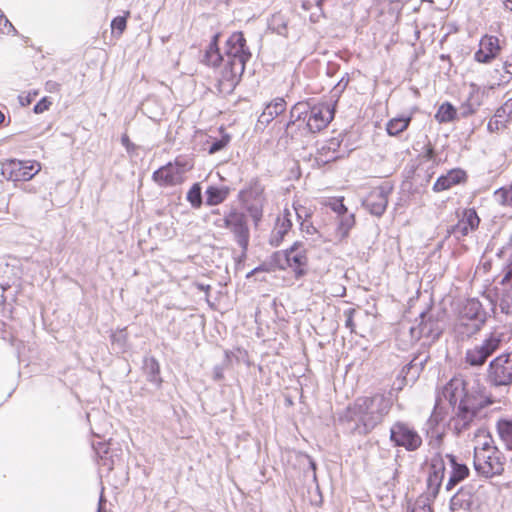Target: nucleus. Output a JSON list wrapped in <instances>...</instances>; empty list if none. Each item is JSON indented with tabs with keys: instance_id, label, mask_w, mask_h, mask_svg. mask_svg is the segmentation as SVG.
Here are the masks:
<instances>
[{
	"instance_id": "nucleus-1",
	"label": "nucleus",
	"mask_w": 512,
	"mask_h": 512,
	"mask_svg": "<svg viewBox=\"0 0 512 512\" xmlns=\"http://www.w3.org/2000/svg\"><path fill=\"white\" fill-rule=\"evenodd\" d=\"M218 38V34L214 35L213 41L206 51L205 58L207 63L213 66L223 62L218 80L219 90L221 93L229 94L233 92L239 83L251 53L246 46V40L241 32H235L228 38L224 55L219 52L217 47Z\"/></svg>"
},
{
	"instance_id": "nucleus-2",
	"label": "nucleus",
	"mask_w": 512,
	"mask_h": 512,
	"mask_svg": "<svg viewBox=\"0 0 512 512\" xmlns=\"http://www.w3.org/2000/svg\"><path fill=\"white\" fill-rule=\"evenodd\" d=\"M392 405L391 397L380 393L358 397L346 408L340 420L359 434H368L383 422Z\"/></svg>"
},
{
	"instance_id": "nucleus-3",
	"label": "nucleus",
	"mask_w": 512,
	"mask_h": 512,
	"mask_svg": "<svg viewBox=\"0 0 512 512\" xmlns=\"http://www.w3.org/2000/svg\"><path fill=\"white\" fill-rule=\"evenodd\" d=\"M334 114V105L330 103H317L311 106L308 102H298L290 110L285 135L294 139L306 133L319 132L328 126Z\"/></svg>"
},
{
	"instance_id": "nucleus-4",
	"label": "nucleus",
	"mask_w": 512,
	"mask_h": 512,
	"mask_svg": "<svg viewBox=\"0 0 512 512\" xmlns=\"http://www.w3.org/2000/svg\"><path fill=\"white\" fill-rule=\"evenodd\" d=\"M505 463L503 453L491 438H486L483 443L475 446L473 464L479 475L485 478L499 476L504 472Z\"/></svg>"
},
{
	"instance_id": "nucleus-5",
	"label": "nucleus",
	"mask_w": 512,
	"mask_h": 512,
	"mask_svg": "<svg viewBox=\"0 0 512 512\" xmlns=\"http://www.w3.org/2000/svg\"><path fill=\"white\" fill-rule=\"evenodd\" d=\"M496 401L484 395L478 398H468L454 407V415L450 419V429L456 434L461 435L470 430L475 425V418L481 408L491 405Z\"/></svg>"
},
{
	"instance_id": "nucleus-6",
	"label": "nucleus",
	"mask_w": 512,
	"mask_h": 512,
	"mask_svg": "<svg viewBox=\"0 0 512 512\" xmlns=\"http://www.w3.org/2000/svg\"><path fill=\"white\" fill-rule=\"evenodd\" d=\"M485 320L481 303L476 299L467 300L455 323V332L461 339H468L481 329Z\"/></svg>"
},
{
	"instance_id": "nucleus-7",
	"label": "nucleus",
	"mask_w": 512,
	"mask_h": 512,
	"mask_svg": "<svg viewBox=\"0 0 512 512\" xmlns=\"http://www.w3.org/2000/svg\"><path fill=\"white\" fill-rule=\"evenodd\" d=\"M485 381L492 389L509 391L512 386V352L502 353L490 361Z\"/></svg>"
},
{
	"instance_id": "nucleus-8",
	"label": "nucleus",
	"mask_w": 512,
	"mask_h": 512,
	"mask_svg": "<svg viewBox=\"0 0 512 512\" xmlns=\"http://www.w3.org/2000/svg\"><path fill=\"white\" fill-rule=\"evenodd\" d=\"M274 260L282 270L287 267L293 269L297 279L302 278L307 273V249L303 242L296 241L289 249L283 252H276Z\"/></svg>"
},
{
	"instance_id": "nucleus-9",
	"label": "nucleus",
	"mask_w": 512,
	"mask_h": 512,
	"mask_svg": "<svg viewBox=\"0 0 512 512\" xmlns=\"http://www.w3.org/2000/svg\"><path fill=\"white\" fill-rule=\"evenodd\" d=\"M485 387L480 384L477 388L469 387V383L461 377L452 378L443 389V396L452 406H457L468 398H478L483 396Z\"/></svg>"
},
{
	"instance_id": "nucleus-10",
	"label": "nucleus",
	"mask_w": 512,
	"mask_h": 512,
	"mask_svg": "<svg viewBox=\"0 0 512 512\" xmlns=\"http://www.w3.org/2000/svg\"><path fill=\"white\" fill-rule=\"evenodd\" d=\"M222 221L223 226L233 234L235 241L242 249V254L245 255L250 240V230L246 214L232 209L224 216Z\"/></svg>"
},
{
	"instance_id": "nucleus-11",
	"label": "nucleus",
	"mask_w": 512,
	"mask_h": 512,
	"mask_svg": "<svg viewBox=\"0 0 512 512\" xmlns=\"http://www.w3.org/2000/svg\"><path fill=\"white\" fill-rule=\"evenodd\" d=\"M481 486L467 484L451 498V512H479L481 506Z\"/></svg>"
},
{
	"instance_id": "nucleus-12",
	"label": "nucleus",
	"mask_w": 512,
	"mask_h": 512,
	"mask_svg": "<svg viewBox=\"0 0 512 512\" xmlns=\"http://www.w3.org/2000/svg\"><path fill=\"white\" fill-rule=\"evenodd\" d=\"M502 337L501 333H491L481 343L466 351L465 362L471 366H482L493 353L500 349Z\"/></svg>"
},
{
	"instance_id": "nucleus-13",
	"label": "nucleus",
	"mask_w": 512,
	"mask_h": 512,
	"mask_svg": "<svg viewBox=\"0 0 512 512\" xmlns=\"http://www.w3.org/2000/svg\"><path fill=\"white\" fill-rule=\"evenodd\" d=\"M390 441L396 447H403L408 452L418 450L423 443L420 434L408 423L397 421L390 428Z\"/></svg>"
},
{
	"instance_id": "nucleus-14",
	"label": "nucleus",
	"mask_w": 512,
	"mask_h": 512,
	"mask_svg": "<svg viewBox=\"0 0 512 512\" xmlns=\"http://www.w3.org/2000/svg\"><path fill=\"white\" fill-rule=\"evenodd\" d=\"M443 325L432 311L422 312L420 322L417 326L410 328L411 337L415 340L426 338L429 341H435L442 334Z\"/></svg>"
},
{
	"instance_id": "nucleus-15",
	"label": "nucleus",
	"mask_w": 512,
	"mask_h": 512,
	"mask_svg": "<svg viewBox=\"0 0 512 512\" xmlns=\"http://www.w3.org/2000/svg\"><path fill=\"white\" fill-rule=\"evenodd\" d=\"M2 176L10 181H28L40 170V162H0Z\"/></svg>"
},
{
	"instance_id": "nucleus-16",
	"label": "nucleus",
	"mask_w": 512,
	"mask_h": 512,
	"mask_svg": "<svg viewBox=\"0 0 512 512\" xmlns=\"http://www.w3.org/2000/svg\"><path fill=\"white\" fill-rule=\"evenodd\" d=\"M240 198L246 206V209L252 217L255 225H257L263 215V188L258 184H254L248 189L242 190L240 192Z\"/></svg>"
},
{
	"instance_id": "nucleus-17",
	"label": "nucleus",
	"mask_w": 512,
	"mask_h": 512,
	"mask_svg": "<svg viewBox=\"0 0 512 512\" xmlns=\"http://www.w3.org/2000/svg\"><path fill=\"white\" fill-rule=\"evenodd\" d=\"M184 169L183 162H167L153 173V179L159 185H176L182 182Z\"/></svg>"
},
{
	"instance_id": "nucleus-18",
	"label": "nucleus",
	"mask_w": 512,
	"mask_h": 512,
	"mask_svg": "<svg viewBox=\"0 0 512 512\" xmlns=\"http://www.w3.org/2000/svg\"><path fill=\"white\" fill-rule=\"evenodd\" d=\"M390 188L379 186L370 191L368 196L363 200V206L375 216H381L388 204V194Z\"/></svg>"
},
{
	"instance_id": "nucleus-19",
	"label": "nucleus",
	"mask_w": 512,
	"mask_h": 512,
	"mask_svg": "<svg viewBox=\"0 0 512 512\" xmlns=\"http://www.w3.org/2000/svg\"><path fill=\"white\" fill-rule=\"evenodd\" d=\"M479 223L480 218L476 211L472 208L465 209L458 222L453 225L448 232L455 238L460 239L461 237L467 236L470 232L475 231Z\"/></svg>"
},
{
	"instance_id": "nucleus-20",
	"label": "nucleus",
	"mask_w": 512,
	"mask_h": 512,
	"mask_svg": "<svg viewBox=\"0 0 512 512\" xmlns=\"http://www.w3.org/2000/svg\"><path fill=\"white\" fill-rule=\"evenodd\" d=\"M499 39L493 35H484L479 42V49L474 54V59L483 64H488L500 53Z\"/></svg>"
},
{
	"instance_id": "nucleus-21",
	"label": "nucleus",
	"mask_w": 512,
	"mask_h": 512,
	"mask_svg": "<svg viewBox=\"0 0 512 512\" xmlns=\"http://www.w3.org/2000/svg\"><path fill=\"white\" fill-rule=\"evenodd\" d=\"M501 253L508 256L507 272L503 278V283L508 281L511 284L509 289H506L501 296L499 306L501 311L509 314L512 313V235L509 241L503 246Z\"/></svg>"
},
{
	"instance_id": "nucleus-22",
	"label": "nucleus",
	"mask_w": 512,
	"mask_h": 512,
	"mask_svg": "<svg viewBox=\"0 0 512 512\" xmlns=\"http://www.w3.org/2000/svg\"><path fill=\"white\" fill-rule=\"evenodd\" d=\"M485 92L478 85L470 84V91L467 99L461 104L459 115L462 118H467L475 114L482 106Z\"/></svg>"
},
{
	"instance_id": "nucleus-23",
	"label": "nucleus",
	"mask_w": 512,
	"mask_h": 512,
	"mask_svg": "<svg viewBox=\"0 0 512 512\" xmlns=\"http://www.w3.org/2000/svg\"><path fill=\"white\" fill-rule=\"evenodd\" d=\"M446 458L449 460L451 466V473L449 480L446 484V490H452L459 482L463 481L469 475V468L462 463H459L454 455L447 454Z\"/></svg>"
},
{
	"instance_id": "nucleus-24",
	"label": "nucleus",
	"mask_w": 512,
	"mask_h": 512,
	"mask_svg": "<svg viewBox=\"0 0 512 512\" xmlns=\"http://www.w3.org/2000/svg\"><path fill=\"white\" fill-rule=\"evenodd\" d=\"M290 212L285 210L283 218H277L275 226L270 235V244L272 246H279L283 241L285 235L289 232L292 227V222L289 218Z\"/></svg>"
},
{
	"instance_id": "nucleus-25",
	"label": "nucleus",
	"mask_w": 512,
	"mask_h": 512,
	"mask_svg": "<svg viewBox=\"0 0 512 512\" xmlns=\"http://www.w3.org/2000/svg\"><path fill=\"white\" fill-rule=\"evenodd\" d=\"M466 177V173L461 169H452L446 175H442L434 183L433 189L437 192L449 189L453 185L462 182Z\"/></svg>"
},
{
	"instance_id": "nucleus-26",
	"label": "nucleus",
	"mask_w": 512,
	"mask_h": 512,
	"mask_svg": "<svg viewBox=\"0 0 512 512\" xmlns=\"http://www.w3.org/2000/svg\"><path fill=\"white\" fill-rule=\"evenodd\" d=\"M286 109V102L283 98H276L270 102L258 118V123L268 125L275 117L282 114Z\"/></svg>"
},
{
	"instance_id": "nucleus-27",
	"label": "nucleus",
	"mask_w": 512,
	"mask_h": 512,
	"mask_svg": "<svg viewBox=\"0 0 512 512\" xmlns=\"http://www.w3.org/2000/svg\"><path fill=\"white\" fill-rule=\"evenodd\" d=\"M500 440L508 450H512V417L500 418L496 423Z\"/></svg>"
},
{
	"instance_id": "nucleus-28",
	"label": "nucleus",
	"mask_w": 512,
	"mask_h": 512,
	"mask_svg": "<svg viewBox=\"0 0 512 512\" xmlns=\"http://www.w3.org/2000/svg\"><path fill=\"white\" fill-rule=\"evenodd\" d=\"M445 476V465L441 458L432 459L430 473L428 477L429 486H435L438 489Z\"/></svg>"
},
{
	"instance_id": "nucleus-29",
	"label": "nucleus",
	"mask_w": 512,
	"mask_h": 512,
	"mask_svg": "<svg viewBox=\"0 0 512 512\" xmlns=\"http://www.w3.org/2000/svg\"><path fill=\"white\" fill-rule=\"evenodd\" d=\"M143 371L147 376V380L160 386L162 379L160 377V366L154 357H145L143 360Z\"/></svg>"
},
{
	"instance_id": "nucleus-30",
	"label": "nucleus",
	"mask_w": 512,
	"mask_h": 512,
	"mask_svg": "<svg viewBox=\"0 0 512 512\" xmlns=\"http://www.w3.org/2000/svg\"><path fill=\"white\" fill-rule=\"evenodd\" d=\"M428 358L429 356L425 352L419 353L402 369V373L411 374L412 379H415L424 368Z\"/></svg>"
},
{
	"instance_id": "nucleus-31",
	"label": "nucleus",
	"mask_w": 512,
	"mask_h": 512,
	"mask_svg": "<svg viewBox=\"0 0 512 512\" xmlns=\"http://www.w3.org/2000/svg\"><path fill=\"white\" fill-rule=\"evenodd\" d=\"M411 116H401L390 119L386 124V131L390 136H397L405 131L410 122Z\"/></svg>"
},
{
	"instance_id": "nucleus-32",
	"label": "nucleus",
	"mask_w": 512,
	"mask_h": 512,
	"mask_svg": "<svg viewBox=\"0 0 512 512\" xmlns=\"http://www.w3.org/2000/svg\"><path fill=\"white\" fill-rule=\"evenodd\" d=\"M435 119L439 123L452 122L458 119L457 109L450 102H444L439 106Z\"/></svg>"
},
{
	"instance_id": "nucleus-33",
	"label": "nucleus",
	"mask_w": 512,
	"mask_h": 512,
	"mask_svg": "<svg viewBox=\"0 0 512 512\" xmlns=\"http://www.w3.org/2000/svg\"><path fill=\"white\" fill-rule=\"evenodd\" d=\"M227 195L226 190L210 186L206 190V203L211 206L218 205L226 199Z\"/></svg>"
},
{
	"instance_id": "nucleus-34",
	"label": "nucleus",
	"mask_w": 512,
	"mask_h": 512,
	"mask_svg": "<svg viewBox=\"0 0 512 512\" xmlns=\"http://www.w3.org/2000/svg\"><path fill=\"white\" fill-rule=\"evenodd\" d=\"M494 199L501 205L512 207V184L509 188H500L495 191Z\"/></svg>"
},
{
	"instance_id": "nucleus-35",
	"label": "nucleus",
	"mask_w": 512,
	"mask_h": 512,
	"mask_svg": "<svg viewBox=\"0 0 512 512\" xmlns=\"http://www.w3.org/2000/svg\"><path fill=\"white\" fill-rule=\"evenodd\" d=\"M187 200L194 208H199L202 204L201 187L194 184L187 193Z\"/></svg>"
},
{
	"instance_id": "nucleus-36",
	"label": "nucleus",
	"mask_w": 512,
	"mask_h": 512,
	"mask_svg": "<svg viewBox=\"0 0 512 512\" xmlns=\"http://www.w3.org/2000/svg\"><path fill=\"white\" fill-rule=\"evenodd\" d=\"M495 116L506 123L512 116V97L508 98L495 112Z\"/></svg>"
},
{
	"instance_id": "nucleus-37",
	"label": "nucleus",
	"mask_w": 512,
	"mask_h": 512,
	"mask_svg": "<svg viewBox=\"0 0 512 512\" xmlns=\"http://www.w3.org/2000/svg\"><path fill=\"white\" fill-rule=\"evenodd\" d=\"M344 198H330L325 205L330 207L338 215H344L347 213V207L343 203Z\"/></svg>"
},
{
	"instance_id": "nucleus-38",
	"label": "nucleus",
	"mask_w": 512,
	"mask_h": 512,
	"mask_svg": "<svg viewBox=\"0 0 512 512\" xmlns=\"http://www.w3.org/2000/svg\"><path fill=\"white\" fill-rule=\"evenodd\" d=\"M355 224V218L353 214L347 215L344 214L341 221H340V230L342 231L343 236H346L349 232V230L354 226Z\"/></svg>"
},
{
	"instance_id": "nucleus-39",
	"label": "nucleus",
	"mask_w": 512,
	"mask_h": 512,
	"mask_svg": "<svg viewBox=\"0 0 512 512\" xmlns=\"http://www.w3.org/2000/svg\"><path fill=\"white\" fill-rule=\"evenodd\" d=\"M230 141V137L228 135L222 136L221 139L214 140L211 142L207 148L209 154H213L221 149H223Z\"/></svg>"
},
{
	"instance_id": "nucleus-40",
	"label": "nucleus",
	"mask_w": 512,
	"mask_h": 512,
	"mask_svg": "<svg viewBox=\"0 0 512 512\" xmlns=\"http://www.w3.org/2000/svg\"><path fill=\"white\" fill-rule=\"evenodd\" d=\"M505 126H506V122L494 115V117L492 119H490V121L488 122L487 128L490 132H495V131H499L500 129L504 128Z\"/></svg>"
},
{
	"instance_id": "nucleus-41",
	"label": "nucleus",
	"mask_w": 512,
	"mask_h": 512,
	"mask_svg": "<svg viewBox=\"0 0 512 512\" xmlns=\"http://www.w3.org/2000/svg\"><path fill=\"white\" fill-rule=\"evenodd\" d=\"M111 27L113 31H117L122 34L126 28V18L118 16L112 20Z\"/></svg>"
},
{
	"instance_id": "nucleus-42",
	"label": "nucleus",
	"mask_w": 512,
	"mask_h": 512,
	"mask_svg": "<svg viewBox=\"0 0 512 512\" xmlns=\"http://www.w3.org/2000/svg\"><path fill=\"white\" fill-rule=\"evenodd\" d=\"M111 339L114 344H118L121 348H124L127 343L126 331L121 330L118 333L112 334Z\"/></svg>"
},
{
	"instance_id": "nucleus-43",
	"label": "nucleus",
	"mask_w": 512,
	"mask_h": 512,
	"mask_svg": "<svg viewBox=\"0 0 512 512\" xmlns=\"http://www.w3.org/2000/svg\"><path fill=\"white\" fill-rule=\"evenodd\" d=\"M355 313H356V310L354 308H349V309L344 311V315L346 317L345 326L348 329H350L351 332H353L354 328H355V324H354V321H353V316H354Z\"/></svg>"
},
{
	"instance_id": "nucleus-44",
	"label": "nucleus",
	"mask_w": 512,
	"mask_h": 512,
	"mask_svg": "<svg viewBox=\"0 0 512 512\" xmlns=\"http://www.w3.org/2000/svg\"><path fill=\"white\" fill-rule=\"evenodd\" d=\"M50 104L51 102H49L46 98H43L34 106V112L37 114L43 113L49 109Z\"/></svg>"
},
{
	"instance_id": "nucleus-45",
	"label": "nucleus",
	"mask_w": 512,
	"mask_h": 512,
	"mask_svg": "<svg viewBox=\"0 0 512 512\" xmlns=\"http://www.w3.org/2000/svg\"><path fill=\"white\" fill-rule=\"evenodd\" d=\"M213 373H214V376H213V377H214V379H215V380H221V379L223 378V370H222V368H221V367L216 366V367L214 368Z\"/></svg>"
},
{
	"instance_id": "nucleus-46",
	"label": "nucleus",
	"mask_w": 512,
	"mask_h": 512,
	"mask_svg": "<svg viewBox=\"0 0 512 512\" xmlns=\"http://www.w3.org/2000/svg\"><path fill=\"white\" fill-rule=\"evenodd\" d=\"M121 141H122V144L126 147V149L129 151L131 149V147L133 146L129 137L124 134L122 137H121Z\"/></svg>"
},
{
	"instance_id": "nucleus-47",
	"label": "nucleus",
	"mask_w": 512,
	"mask_h": 512,
	"mask_svg": "<svg viewBox=\"0 0 512 512\" xmlns=\"http://www.w3.org/2000/svg\"><path fill=\"white\" fill-rule=\"evenodd\" d=\"M308 461H309L310 468L312 470L313 480L316 481L317 480V477H316V464H315V462L310 457H308Z\"/></svg>"
},
{
	"instance_id": "nucleus-48",
	"label": "nucleus",
	"mask_w": 512,
	"mask_h": 512,
	"mask_svg": "<svg viewBox=\"0 0 512 512\" xmlns=\"http://www.w3.org/2000/svg\"><path fill=\"white\" fill-rule=\"evenodd\" d=\"M503 68L507 74L512 75V60L505 61Z\"/></svg>"
},
{
	"instance_id": "nucleus-49",
	"label": "nucleus",
	"mask_w": 512,
	"mask_h": 512,
	"mask_svg": "<svg viewBox=\"0 0 512 512\" xmlns=\"http://www.w3.org/2000/svg\"><path fill=\"white\" fill-rule=\"evenodd\" d=\"M437 422H438V416L436 414H432L428 420V425L432 427L434 424H437Z\"/></svg>"
},
{
	"instance_id": "nucleus-50",
	"label": "nucleus",
	"mask_w": 512,
	"mask_h": 512,
	"mask_svg": "<svg viewBox=\"0 0 512 512\" xmlns=\"http://www.w3.org/2000/svg\"><path fill=\"white\" fill-rule=\"evenodd\" d=\"M412 512H432L430 507L422 506V507H416L413 509Z\"/></svg>"
},
{
	"instance_id": "nucleus-51",
	"label": "nucleus",
	"mask_w": 512,
	"mask_h": 512,
	"mask_svg": "<svg viewBox=\"0 0 512 512\" xmlns=\"http://www.w3.org/2000/svg\"><path fill=\"white\" fill-rule=\"evenodd\" d=\"M502 3L507 9L512 11V0H502Z\"/></svg>"
},
{
	"instance_id": "nucleus-52",
	"label": "nucleus",
	"mask_w": 512,
	"mask_h": 512,
	"mask_svg": "<svg viewBox=\"0 0 512 512\" xmlns=\"http://www.w3.org/2000/svg\"><path fill=\"white\" fill-rule=\"evenodd\" d=\"M294 209H295V212H296L297 217H298L299 219H301V218H302V211H303V208H302V207H300V208H299V207H294Z\"/></svg>"
},
{
	"instance_id": "nucleus-53",
	"label": "nucleus",
	"mask_w": 512,
	"mask_h": 512,
	"mask_svg": "<svg viewBox=\"0 0 512 512\" xmlns=\"http://www.w3.org/2000/svg\"><path fill=\"white\" fill-rule=\"evenodd\" d=\"M301 229L306 230L308 233H310V227L308 225L306 226L305 222L301 223Z\"/></svg>"
},
{
	"instance_id": "nucleus-54",
	"label": "nucleus",
	"mask_w": 512,
	"mask_h": 512,
	"mask_svg": "<svg viewBox=\"0 0 512 512\" xmlns=\"http://www.w3.org/2000/svg\"><path fill=\"white\" fill-rule=\"evenodd\" d=\"M102 501H103V496L100 497L98 512H103V510H102Z\"/></svg>"
},
{
	"instance_id": "nucleus-55",
	"label": "nucleus",
	"mask_w": 512,
	"mask_h": 512,
	"mask_svg": "<svg viewBox=\"0 0 512 512\" xmlns=\"http://www.w3.org/2000/svg\"><path fill=\"white\" fill-rule=\"evenodd\" d=\"M258 270H260V268H255L253 271H251V272L247 275V277H249L251 274L256 273Z\"/></svg>"
},
{
	"instance_id": "nucleus-56",
	"label": "nucleus",
	"mask_w": 512,
	"mask_h": 512,
	"mask_svg": "<svg viewBox=\"0 0 512 512\" xmlns=\"http://www.w3.org/2000/svg\"><path fill=\"white\" fill-rule=\"evenodd\" d=\"M199 288H200V289H202V290H208V289H209V286H206V287H205V286H203V285H200V286H199Z\"/></svg>"
},
{
	"instance_id": "nucleus-57",
	"label": "nucleus",
	"mask_w": 512,
	"mask_h": 512,
	"mask_svg": "<svg viewBox=\"0 0 512 512\" xmlns=\"http://www.w3.org/2000/svg\"><path fill=\"white\" fill-rule=\"evenodd\" d=\"M440 439H441V434H438L436 437V441L438 442V441H440Z\"/></svg>"
},
{
	"instance_id": "nucleus-58",
	"label": "nucleus",
	"mask_w": 512,
	"mask_h": 512,
	"mask_svg": "<svg viewBox=\"0 0 512 512\" xmlns=\"http://www.w3.org/2000/svg\"><path fill=\"white\" fill-rule=\"evenodd\" d=\"M511 488H512V484H511Z\"/></svg>"
}]
</instances>
